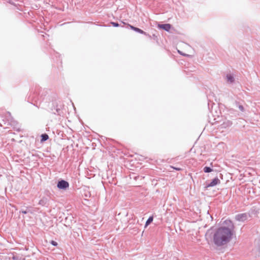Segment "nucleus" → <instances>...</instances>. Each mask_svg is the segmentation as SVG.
<instances>
[{
    "instance_id": "nucleus-18",
    "label": "nucleus",
    "mask_w": 260,
    "mask_h": 260,
    "mask_svg": "<svg viewBox=\"0 0 260 260\" xmlns=\"http://www.w3.org/2000/svg\"><path fill=\"white\" fill-rule=\"evenodd\" d=\"M170 168L173 169L174 170H175L176 171H181L182 170V169L181 168H178V167H174V166H170Z\"/></svg>"
},
{
    "instance_id": "nucleus-3",
    "label": "nucleus",
    "mask_w": 260,
    "mask_h": 260,
    "mask_svg": "<svg viewBox=\"0 0 260 260\" xmlns=\"http://www.w3.org/2000/svg\"><path fill=\"white\" fill-rule=\"evenodd\" d=\"M6 116L8 118V120L10 121V124L15 131L17 132L21 131L20 125L13 119L10 112H7Z\"/></svg>"
},
{
    "instance_id": "nucleus-15",
    "label": "nucleus",
    "mask_w": 260,
    "mask_h": 260,
    "mask_svg": "<svg viewBox=\"0 0 260 260\" xmlns=\"http://www.w3.org/2000/svg\"><path fill=\"white\" fill-rule=\"evenodd\" d=\"M203 171L205 173H210L213 171V169L210 167L206 166L204 168Z\"/></svg>"
},
{
    "instance_id": "nucleus-22",
    "label": "nucleus",
    "mask_w": 260,
    "mask_h": 260,
    "mask_svg": "<svg viewBox=\"0 0 260 260\" xmlns=\"http://www.w3.org/2000/svg\"><path fill=\"white\" fill-rule=\"evenodd\" d=\"M178 52H179V53L181 54L180 51H178Z\"/></svg>"
},
{
    "instance_id": "nucleus-14",
    "label": "nucleus",
    "mask_w": 260,
    "mask_h": 260,
    "mask_svg": "<svg viewBox=\"0 0 260 260\" xmlns=\"http://www.w3.org/2000/svg\"><path fill=\"white\" fill-rule=\"evenodd\" d=\"M153 217L152 216H150L146 221L145 227L146 228L148 225H149L153 221Z\"/></svg>"
},
{
    "instance_id": "nucleus-5",
    "label": "nucleus",
    "mask_w": 260,
    "mask_h": 260,
    "mask_svg": "<svg viewBox=\"0 0 260 260\" xmlns=\"http://www.w3.org/2000/svg\"><path fill=\"white\" fill-rule=\"evenodd\" d=\"M248 215L246 213L238 214L235 216V219L237 221L244 222L248 218Z\"/></svg>"
},
{
    "instance_id": "nucleus-4",
    "label": "nucleus",
    "mask_w": 260,
    "mask_h": 260,
    "mask_svg": "<svg viewBox=\"0 0 260 260\" xmlns=\"http://www.w3.org/2000/svg\"><path fill=\"white\" fill-rule=\"evenodd\" d=\"M57 187L59 189L66 190L69 187V183L68 181L64 180H60L58 181Z\"/></svg>"
},
{
    "instance_id": "nucleus-11",
    "label": "nucleus",
    "mask_w": 260,
    "mask_h": 260,
    "mask_svg": "<svg viewBox=\"0 0 260 260\" xmlns=\"http://www.w3.org/2000/svg\"><path fill=\"white\" fill-rule=\"evenodd\" d=\"M232 121H231L230 120H226V121H224L221 124V126L222 128H226V127H229L231 125H232Z\"/></svg>"
},
{
    "instance_id": "nucleus-20",
    "label": "nucleus",
    "mask_w": 260,
    "mask_h": 260,
    "mask_svg": "<svg viewBox=\"0 0 260 260\" xmlns=\"http://www.w3.org/2000/svg\"><path fill=\"white\" fill-rule=\"evenodd\" d=\"M85 196L86 197H89V196L88 194H85Z\"/></svg>"
},
{
    "instance_id": "nucleus-2",
    "label": "nucleus",
    "mask_w": 260,
    "mask_h": 260,
    "mask_svg": "<svg viewBox=\"0 0 260 260\" xmlns=\"http://www.w3.org/2000/svg\"><path fill=\"white\" fill-rule=\"evenodd\" d=\"M225 223L228 228L222 226L217 229L213 235V241L217 246H221L230 242L233 235L232 229L234 225L230 220H226Z\"/></svg>"
},
{
    "instance_id": "nucleus-6",
    "label": "nucleus",
    "mask_w": 260,
    "mask_h": 260,
    "mask_svg": "<svg viewBox=\"0 0 260 260\" xmlns=\"http://www.w3.org/2000/svg\"><path fill=\"white\" fill-rule=\"evenodd\" d=\"M220 181L218 178L217 177L214 178L212 180V181L209 183L206 184V187H213L217 184H220Z\"/></svg>"
},
{
    "instance_id": "nucleus-13",
    "label": "nucleus",
    "mask_w": 260,
    "mask_h": 260,
    "mask_svg": "<svg viewBox=\"0 0 260 260\" xmlns=\"http://www.w3.org/2000/svg\"><path fill=\"white\" fill-rule=\"evenodd\" d=\"M41 138V142H44L49 139V136L46 133L42 134Z\"/></svg>"
},
{
    "instance_id": "nucleus-19",
    "label": "nucleus",
    "mask_w": 260,
    "mask_h": 260,
    "mask_svg": "<svg viewBox=\"0 0 260 260\" xmlns=\"http://www.w3.org/2000/svg\"><path fill=\"white\" fill-rule=\"evenodd\" d=\"M50 244L54 246H56L58 245L56 241H53V240H51L50 241Z\"/></svg>"
},
{
    "instance_id": "nucleus-16",
    "label": "nucleus",
    "mask_w": 260,
    "mask_h": 260,
    "mask_svg": "<svg viewBox=\"0 0 260 260\" xmlns=\"http://www.w3.org/2000/svg\"><path fill=\"white\" fill-rule=\"evenodd\" d=\"M29 212V210L28 209V207H26V210H21L20 211V213H23V214H27V213H28Z\"/></svg>"
},
{
    "instance_id": "nucleus-10",
    "label": "nucleus",
    "mask_w": 260,
    "mask_h": 260,
    "mask_svg": "<svg viewBox=\"0 0 260 260\" xmlns=\"http://www.w3.org/2000/svg\"><path fill=\"white\" fill-rule=\"evenodd\" d=\"M226 81L228 83L232 84L235 81V78L233 75L228 74L226 75Z\"/></svg>"
},
{
    "instance_id": "nucleus-1",
    "label": "nucleus",
    "mask_w": 260,
    "mask_h": 260,
    "mask_svg": "<svg viewBox=\"0 0 260 260\" xmlns=\"http://www.w3.org/2000/svg\"><path fill=\"white\" fill-rule=\"evenodd\" d=\"M27 101L38 108L42 104L44 105L48 103L47 106L51 113L59 116L63 114L62 102L55 94L50 95L48 90L40 88L36 89L35 92L30 93Z\"/></svg>"
},
{
    "instance_id": "nucleus-12",
    "label": "nucleus",
    "mask_w": 260,
    "mask_h": 260,
    "mask_svg": "<svg viewBox=\"0 0 260 260\" xmlns=\"http://www.w3.org/2000/svg\"><path fill=\"white\" fill-rule=\"evenodd\" d=\"M235 104L237 107H238L239 110L242 112H244L245 109L244 107L240 103V102L236 101Z\"/></svg>"
},
{
    "instance_id": "nucleus-7",
    "label": "nucleus",
    "mask_w": 260,
    "mask_h": 260,
    "mask_svg": "<svg viewBox=\"0 0 260 260\" xmlns=\"http://www.w3.org/2000/svg\"><path fill=\"white\" fill-rule=\"evenodd\" d=\"M128 26L131 28V29L134 30L135 31L137 32L138 33H140L141 34L145 35L146 36H148L149 37H150V36H149V35L147 34L146 32H145L144 31H143L141 29H140V28H139L138 27H135V26H134L133 25H131L130 24H128Z\"/></svg>"
},
{
    "instance_id": "nucleus-17",
    "label": "nucleus",
    "mask_w": 260,
    "mask_h": 260,
    "mask_svg": "<svg viewBox=\"0 0 260 260\" xmlns=\"http://www.w3.org/2000/svg\"><path fill=\"white\" fill-rule=\"evenodd\" d=\"M111 24L114 26V27H118L119 26V24L117 22H111Z\"/></svg>"
},
{
    "instance_id": "nucleus-8",
    "label": "nucleus",
    "mask_w": 260,
    "mask_h": 260,
    "mask_svg": "<svg viewBox=\"0 0 260 260\" xmlns=\"http://www.w3.org/2000/svg\"><path fill=\"white\" fill-rule=\"evenodd\" d=\"M159 27L167 31H169L171 28V25L169 23L159 24L158 25Z\"/></svg>"
},
{
    "instance_id": "nucleus-9",
    "label": "nucleus",
    "mask_w": 260,
    "mask_h": 260,
    "mask_svg": "<svg viewBox=\"0 0 260 260\" xmlns=\"http://www.w3.org/2000/svg\"><path fill=\"white\" fill-rule=\"evenodd\" d=\"M48 199L46 197H43L39 201V204L42 206H47L48 205Z\"/></svg>"
},
{
    "instance_id": "nucleus-21",
    "label": "nucleus",
    "mask_w": 260,
    "mask_h": 260,
    "mask_svg": "<svg viewBox=\"0 0 260 260\" xmlns=\"http://www.w3.org/2000/svg\"><path fill=\"white\" fill-rule=\"evenodd\" d=\"M13 259H15L16 257L15 256H13Z\"/></svg>"
}]
</instances>
